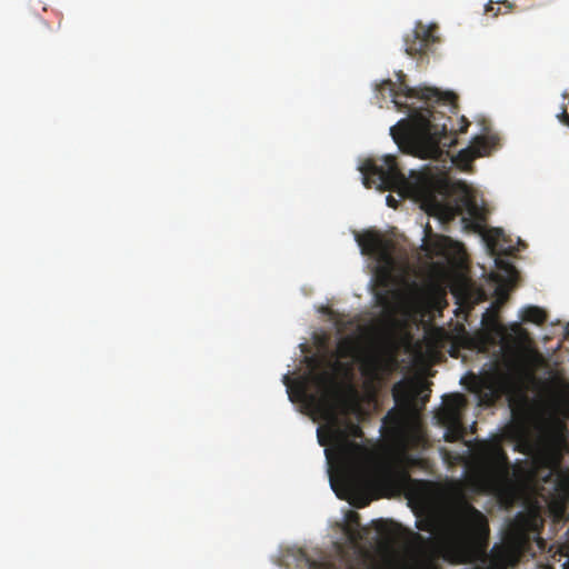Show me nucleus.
<instances>
[{"instance_id":"nucleus-11","label":"nucleus","mask_w":569,"mask_h":569,"mask_svg":"<svg viewBox=\"0 0 569 569\" xmlns=\"http://www.w3.org/2000/svg\"><path fill=\"white\" fill-rule=\"evenodd\" d=\"M523 538L510 537L502 543L495 545L489 555L490 565L487 568L508 569L515 567L523 552Z\"/></svg>"},{"instance_id":"nucleus-26","label":"nucleus","mask_w":569,"mask_h":569,"mask_svg":"<svg viewBox=\"0 0 569 569\" xmlns=\"http://www.w3.org/2000/svg\"><path fill=\"white\" fill-rule=\"evenodd\" d=\"M501 3L506 7V9H507L506 12H510L513 9V7H515L513 3H511V2H509L507 0L502 1Z\"/></svg>"},{"instance_id":"nucleus-10","label":"nucleus","mask_w":569,"mask_h":569,"mask_svg":"<svg viewBox=\"0 0 569 569\" xmlns=\"http://www.w3.org/2000/svg\"><path fill=\"white\" fill-rule=\"evenodd\" d=\"M356 241L362 254L372 256L378 262L390 269L393 266V242L381 232L367 230L356 234Z\"/></svg>"},{"instance_id":"nucleus-17","label":"nucleus","mask_w":569,"mask_h":569,"mask_svg":"<svg viewBox=\"0 0 569 569\" xmlns=\"http://www.w3.org/2000/svg\"><path fill=\"white\" fill-rule=\"evenodd\" d=\"M485 11H486V13H489L492 18H497L500 14L501 9H500V7H495V3L492 1H490L486 6Z\"/></svg>"},{"instance_id":"nucleus-23","label":"nucleus","mask_w":569,"mask_h":569,"mask_svg":"<svg viewBox=\"0 0 569 569\" xmlns=\"http://www.w3.org/2000/svg\"><path fill=\"white\" fill-rule=\"evenodd\" d=\"M386 201H387L388 207L397 209L398 201L391 194L387 196Z\"/></svg>"},{"instance_id":"nucleus-18","label":"nucleus","mask_w":569,"mask_h":569,"mask_svg":"<svg viewBox=\"0 0 569 569\" xmlns=\"http://www.w3.org/2000/svg\"><path fill=\"white\" fill-rule=\"evenodd\" d=\"M389 419L392 420L393 429L399 430L401 428V421H400V419L397 416H392V413L389 412L385 417L383 421L387 422Z\"/></svg>"},{"instance_id":"nucleus-15","label":"nucleus","mask_w":569,"mask_h":569,"mask_svg":"<svg viewBox=\"0 0 569 569\" xmlns=\"http://www.w3.org/2000/svg\"><path fill=\"white\" fill-rule=\"evenodd\" d=\"M319 372H320V371H318V372H311V373L309 375V377L303 378V379H301V380H298V381H296V382L291 379V377H290L288 373H287V375H284V376H283V378H282V382H283V385L287 387V391H288V393H289L290 399L292 400L291 390H292V385L295 383V385H296V391H297L298 396H299L301 399L306 400L308 403H310L311 406H313V407H315V405H313V403H311V402L308 400V398L301 393L300 383H306V389H307V392H308V393H317V395L321 396V392L319 391V389H318V387H317V385L315 383L313 378H312V377H313V375L319 373Z\"/></svg>"},{"instance_id":"nucleus-22","label":"nucleus","mask_w":569,"mask_h":569,"mask_svg":"<svg viewBox=\"0 0 569 569\" xmlns=\"http://www.w3.org/2000/svg\"><path fill=\"white\" fill-rule=\"evenodd\" d=\"M460 121H461V124H460L458 131L460 133H465L469 127V121L465 117H461Z\"/></svg>"},{"instance_id":"nucleus-21","label":"nucleus","mask_w":569,"mask_h":569,"mask_svg":"<svg viewBox=\"0 0 569 569\" xmlns=\"http://www.w3.org/2000/svg\"><path fill=\"white\" fill-rule=\"evenodd\" d=\"M513 331H515L517 335L521 336L523 339H527V337H528V333L526 332V330H523V329L520 327V325H518V323H516V325L513 326Z\"/></svg>"},{"instance_id":"nucleus-16","label":"nucleus","mask_w":569,"mask_h":569,"mask_svg":"<svg viewBox=\"0 0 569 569\" xmlns=\"http://www.w3.org/2000/svg\"><path fill=\"white\" fill-rule=\"evenodd\" d=\"M521 320L535 325H542L547 320V313L539 307L529 306L522 310Z\"/></svg>"},{"instance_id":"nucleus-29","label":"nucleus","mask_w":569,"mask_h":569,"mask_svg":"<svg viewBox=\"0 0 569 569\" xmlns=\"http://www.w3.org/2000/svg\"><path fill=\"white\" fill-rule=\"evenodd\" d=\"M378 531L381 532V533H388L386 528H385V525L381 523V526L378 527Z\"/></svg>"},{"instance_id":"nucleus-20","label":"nucleus","mask_w":569,"mask_h":569,"mask_svg":"<svg viewBox=\"0 0 569 569\" xmlns=\"http://www.w3.org/2000/svg\"><path fill=\"white\" fill-rule=\"evenodd\" d=\"M377 299H378L379 303L382 305L383 307L389 306V299H388L387 295L378 293Z\"/></svg>"},{"instance_id":"nucleus-30","label":"nucleus","mask_w":569,"mask_h":569,"mask_svg":"<svg viewBox=\"0 0 569 569\" xmlns=\"http://www.w3.org/2000/svg\"><path fill=\"white\" fill-rule=\"evenodd\" d=\"M367 503H368V500H365L362 503H355V506L358 508H361V507L367 506Z\"/></svg>"},{"instance_id":"nucleus-9","label":"nucleus","mask_w":569,"mask_h":569,"mask_svg":"<svg viewBox=\"0 0 569 569\" xmlns=\"http://www.w3.org/2000/svg\"><path fill=\"white\" fill-rule=\"evenodd\" d=\"M466 406L467 400L461 393L450 395L446 398L443 408L439 415V420L446 428V441L455 442L463 439L466 427L462 422V411Z\"/></svg>"},{"instance_id":"nucleus-12","label":"nucleus","mask_w":569,"mask_h":569,"mask_svg":"<svg viewBox=\"0 0 569 569\" xmlns=\"http://www.w3.org/2000/svg\"><path fill=\"white\" fill-rule=\"evenodd\" d=\"M436 29V26L417 23L415 29L405 38L406 53L410 57L427 54L439 40L435 33Z\"/></svg>"},{"instance_id":"nucleus-14","label":"nucleus","mask_w":569,"mask_h":569,"mask_svg":"<svg viewBox=\"0 0 569 569\" xmlns=\"http://www.w3.org/2000/svg\"><path fill=\"white\" fill-rule=\"evenodd\" d=\"M483 240L490 254L496 257L497 267L505 269L507 272H512L515 270L513 266L499 258L501 254H507L510 249V247L503 244L506 242L503 231L499 228H491L485 232Z\"/></svg>"},{"instance_id":"nucleus-13","label":"nucleus","mask_w":569,"mask_h":569,"mask_svg":"<svg viewBox=\"0 0 569 569\" xmlns=\"http://www.w3.org/2000/svg\"><path fill=\"white\" fill-rule=\"evenodd\" d=\"M498 143L499 138L496 136L476 137L470 147L460 150L457 156L452 157V162L462 170H468L476 158L489 156Z\"/></svg>"},{"instance_id":"nucleus-1","label":"nucleus","mask_w":569,"mask_h":569,"mask_svg":"<svg viewBox=\"0 0 569 569\" xmlns=\"http://www.w3.org/2000/svg\"><path fill=\"white\" fill-rule=\"evenodd\" d=\"M505 365L506 370L496 369L482 377L473 376L471 389L488 406L506 396L516 419V450L536 457L543 466L556 471L568 439L567 400L560 392H552L546 398L530 397L518 385L517 376L522 362L517 352L508 356Z\"/></svg>"},{"instance_id":"nucleus-25","label":"nucleus","mask_w":569,"mask_h":569,"mask_svg":"<svg viewBox=\"0 0 569 569\" xmlns=\"http://www.w3.org/2000/svg\"><path fill=\"white\" fill-rule=\"evenodd\" d=\"M350 521L353 522L355 525L359 526V515L356 512H352L350 516Z\"/></svg>"},{"instance_id":"nucleus-32","label":"nucleus","mask_w":569,"mask_h":569,"mask_svg":"<svg viewBox=\"0 0 569 569\" xmlns=\"http://www.w3.org/2000/svg\"><path fill=\"white\" fill-rule=\"evenodd\" d=\"M330 449H326V455L329 458Z\"/></svg>"},{"instance_id":"nucleus-6","label":"nucleus","mask_w":569,"mask_h":569,"mask_svg":"<svg viewBox=\"0 0 569 569\" xmlns=\"http://www.w3.org/2000/svg\"><path fill=\"white\" fill-rule=\"evenodd\" d=\"M477 477L488 490L498 488L510 473L508 456L498 441H481L473 448Z\"/></svg>"},{"instance_id":"nucleus-19","label":"nucleus","mask_w":569,"mask_h":569,"mask_svg":"<svg viewBox=\"0 0 569 569\" xmlns=\"http://www.w3.org/2000/svg\"><path fill=\"white\" fill-rule=\"evenodd\" d=\"M558 119L561 123L569 127V113L567 112L566 108H563L561 113L558 114Z\"/></svg>"},{"instance_id":"nucleus-8","label":"nucleus","mask_w":569,"mask_h":569,"mask_svg":"<svg viewBox=\"0 0 569 569\" xmlns=\"http://www.w3.org/2000/svg\"><path fill=\"white\" fill-rule=\"evenodd\" d=\"M363 184L378 190L405 191L409 187L406 176L400 170L396 157L387 154L380 159H367L360 166Z\"/></svg>"},{"instance_id":"nucleus-27","label":"nucleus","mask_w":569,"mask_h":569,"mask_svg":"<svg viewBox=\"0 0 569 569\" xmlns=\"http://www.w3.org/2000/svg\"><path fill=\"white\" fill-rule=\"evenodd\" d=\"M441 242L442 248H446L448 244L452 242V240L449 237H442Z\"/></svg>"},{"instance_id":"nucleus-2","label":"nucleus","mask_w":569,"mask_h":569,"mask_svg":"<svg viewBox=\"0 0 569 569\" xmlns=\"http://www.w3.org/2000/svg\"><path fill=\"white\" fill-rule=\"evenodd\" d=\"M399 83L390 79L377 86V91L391 97L399 111L408 113L390 128V136L400 150L421 159L439 160L448 149L457 143V132L449 128L451 121L437 107L449 108L453 96L442 93L437 88L410 87L402 71L397 73Z\"/></svg>"},{"instance_id":"nucleus-4","label":"nucleus","mask_w":569,"mask_h":569,"mask_svg":"<svg viewBox=\"0 0 569 569\" xmlns=\"http://www.w3.org/2000/svg\"><path fill=\"white\" fill-rule=\"evenodd\" d=\"M313 381L317 385L321 396L317 393H308L306 383H300L301 393L315 405V408L321 410L328 417V436L329 441L335 447L337 456L346 465L339 475V480L348 492L357 489L356 478L351 467L355 460L362 453L363 448L353 439L362 438L363 431L360 426L348 418L338 417L329 403V395L336 381L331 372L322 370V372L313 375Z\"/></svg>"},{"instance_id":"nucleus-7","label":"nucleus","mask_w":569,"mask_h":569,"mask_svg":"<svg viewBox=\"0 0 569 569\" xmlns=\"http://www.w3.org/2000/svg\"><path fill=\"white\" fill-rule=\"evenodd\" d=\"M337 353L341 359H352L360 366L361 375L369 381H380L390 371L393 359L385 356L379 349L370 346L361 348L352 337H345L337 345Z\"/></svg>"},{"instance_id":"nucleus-5","label":"nucleus","mask_w":569,"mask_h":569,"mask_svg":"<svg viewBox=\"0 0 569 569\" xmlns=\"http://www.w3.org/2000/svg\"><path fill=\"white\" fill-rule=\"evenodd\" d=\"M452 188L448 180L432 178L423 180L417 187V197L421 208L442 223L462 216V221H481L482 214L476 200L470 197L451 199Z\"/></svg>"},{"instance_id":"nucleus-24","label":"nucleus","mask_w":569,"mask_h":569,"mask_svg":"<svg viewBox=\"0 0 569 569\" xmlns=\"http://www.w3.org/2000/svg\"><path fill=\"white\" fill-rule=\"evenodd\" d=\"M318 440L321 446H326L328 443V439H326L325 436L320 433V430H318Z\"/></svg>"},{"instance_id":"nucleus-31","label":"nucleus","mask_w":569,"mask_h":569,"mask_svg":"<svg viewBox=\"0 0 569 569\" xmlns=\"http://www.w3.org/2000/svg\"><path fill=\"white\" fill-rule=\"evenodd\" d=\"M331 487H332V489H333L335 491L337 490V489H336V485H335L333 480H331Z\"/></svg>"},{"instance_id":"nucleus-3","label":"nucleus","mask_w":569,"mask_h":569,"mask_svg":"<svg viewBox=\"0 0 569 569\" xmlns=\"http://www.w3.org/2000/svg\"><path fill=\"white\" fill-rule=\"evenodd\" d=\"M416 527L436 533L445 546L458 552L485 550L490 533L486 516L465 499L448 507L438 519L418 520Z\"/></svg>"},{"instance_id":"nucleus-28","label":"nucleus","mask_w":569,"mask_h":569,"mask_svg":"<svg viewBox=\"0 0 569 569\" xmlns=\"http://www.w3.org/2000/svg\"><path fill=\"white\" fill-rule=\"evenodd\" d=\"M455 247H456V249H457V252H458V253H459L460 251H462V249H463V248H462V244H461V243H459V242H456V243H455Z\"/></svg>"}]
</instances>
